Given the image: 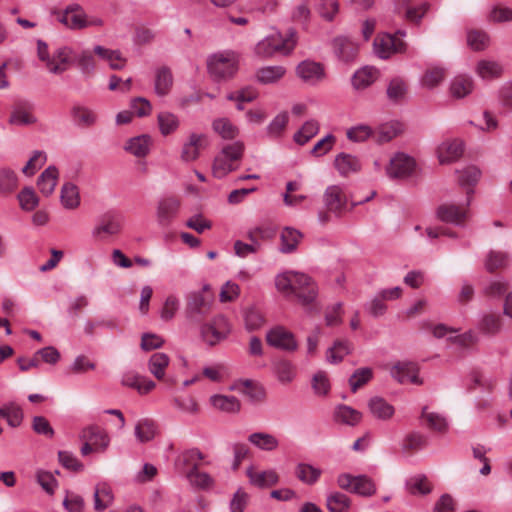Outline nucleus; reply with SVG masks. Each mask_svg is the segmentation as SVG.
<instances>
[{
    "label": "nucleus",
    "instance_id": "nucleus-5",
    "mask_svg": "<svg viewBox=\"0 0 512 512\" xmlns=\"http://www.w3.org/2000/svg\"><path fill=\"white\" fill-rule=\"evenodd\" d=\"M239 65L238 55L230 50L220 51L207 59V69L215 80H227L233 77Z\"/></svg>",
    "mask_w": 512,
    "mask_h": 512
},
{
    "label": "nucleus",
    "instance_id": "nucleus-38",
    "mask_svg": "<svg viewBox=\"0 0 512 512\" xmlns=\"http://www.w3.org/2000/svg\"><path fill=\"white\" fill-rule=\"evenodd\" d=\"M71 116L79 127H91L97 122L96 112L84 105H74L71 109Z\"/></svg>",
    "mask_w": 512,
    "mask_h": 512
},
{
    "label": "nucleus",
    "instance_id": "nucleus-6",
    "mask_svg": "<svg viewBox=\"0 0 512 512\" xmlns=\"http://www.w3.org/2000/svg\"><path fill=\"white\" fill-rule=\"evenodd\" d=\"M182 201L174 195H166L159 198L155 205V222L161 229L172 226L180 214Z\"/></svg>",
    "mask_w": 512,
    "mask_h": 512
},
{
    "label": "nucleus",
    "instance_id": "nucleus-23",
    "mask_svg": "<svg viewBox=\"0 0 512 512\" xmlns=\"http://www.w3.org/2000/svg\"><path fill=\"white\" fill-rule=\"evenodd\" d=\"M298 76L310 85H316L325 78V71L320 63L305 60L297 66Z\"/></svg>",
    "mask_w": 512,
    "mask_h": 512
},
{
    "label": "nucleus",
    "instance_id": "nucleus-14",
    "mask_svg": "<svg viewBox=\"0 0 512 512\" xmlns=\"http://www.w3.org/2000/svg\"><path fill=\"white\" fill-rule=\"evenodd\" d=\"M207 291L208 286H204L203 291L194 292L189 295L186 306L188 317H203L210 313L213 299L207 294Z\"/></svg>",
    "mask_w": 512,
    "mask_h": 512
},
{
    "label": "nucleus",
    "instance_id": "nucleus-58",
    "mask_svg": "<svg viewBox=\"0 0 512 512\" xmlns=\"http://www.w3.org/2000/svg\"><path fill=\"white\" fill-rule=\"evenodd\" d=\"M509 261V255L506 252L492 250L487 254L484 265L488 272H494L507 267Z\"/></svg>",
    "mask_w": 512,
    "mask_h": 512
},
{
    "label": "nucleus",
    "instance_id": "nucleus-39",
    "mask_svg": "<svg viewBox=\"0 0 512 512\" xmlns=\"http://www.w3.org/2000/svg\"><path fill=\"white\" fill-rule=\"evenodd\" d=\"M9 123L15 126H30L37 123V117L30 106L18 105L11 112Z\"/></svg>",
    "mask_w": 512,
    "mask_h": 512
},
{
    "label": "nucleus",
    "instance_id": "nucleus-28",
    "mask_svg": "<svg viewBox=\"0 0 512 512\" xmlns=\"http://www.w3.org/2000/svg\"><path fill=\"white\" fill-rule=\"evenodd\" d=\"M60 203L66 210H76L81 205V195L79 187L67 181L60 188Z\"/></svg>",
    "mask_w": 512,
    "mask_h": 512
},
{
    "label": "nucleus",
    "instance_id": "nucleus-34",
    "mask_svg": "<svg viewBox=\"0 0 512 512\" xmlns=\"http://www.w3.org/2000/svg\"><path fill=\"white\" fill-rule=\"evenodd\" d=\"M379 72L372 66L358 69L352 77V85L356 90H364L372 85L378 78Z\"/></svg>",
    "mask_w": 512,
    "mask_h": 512
},
{
    "label": "nucleus",
    "instance_id": "nucleus-31",
    "mask_svg": "<svg viewBox=\"0 0 512 512\" xmlns=\"http://www.w3.org/2000/svg\"><path fill=\"white\" fill-rule=\"evenodd\" d=\"M59 171L55 166L47 167L38 177L39 191L46 197L53 194L58 183Z\"/></svg>",
    "mask_w": 512,
    "mask_h": 512
},
{
    "label": "nucleus",
    "instance_id": "nucleus-40",
    "mask_svg": "<svg viewBox=\"0 0 512 512\" xmlns=\"http://www.w3.org/2000/svg\"><path fill=\"white\" fill-rule=\"evenodd\" d=\"M456 174L458 175L457 179L459 185L469 191L470 189L473 190V186L478 183L482 172L475 165H467L461 169L456 170Z\"/></svg>",
    "mask_w": 512,
    "mask_h": 512
},
{
    "label": "nucleus",
    "instance_id": "nucleus-18",
    "mask_svg": "<svg viewBox=\"0 0 512 512\" xmlns=\"http://www.w3.org/2000/svg\"><path fill=\"white\" fill-rule=\"evenodd\" d=\"M404 42L391 34L378 35L374 40V52L381 59H387L392 54L404 50Z\"/></svg>",
    "mask_w": 512,
    "mask_h": 512
},
{
    "label": "nucleus",
    "instance_id": "nucleus-29",
    "mask_svg": "<svg viewBox=\"0 0 512 512\" xmlns=\"http://www.w3.org/2000/svg\"><path fill=\"white\" fill-rule=\"evenodd\" d=\"M334 54L343 62H350L355 59L358 46L350 38L345 36L336 37L332 43Z\"/></svg>",
    "mask_w": 512,
    "mask_h": 512
},
{
    "label": "nucleus",
    "instance_id": "nucleus-20",
    "mask_svg": "<svg viewBox=\"0 0 512 512\" xmlns=\"http://www.w3.org/2000/svg\"><path fill=\"white\" fill-rule=\"evenodd\" d=\"M121 229L122 226L117 217L113 215H105L93 227L91 235L95 240L102 241L108 236L119 234Z\"/></svg>",
    "mask_w": 512,
    "mask_h": 512
},
{
    "label": "nucleus",
    "instance_id": "nucleus-59",
    "mask_svg": "<svg viewBox=\"0 0 512 512\" xmlns=\"http://www.w3.org/2000/svg\"><path fill=\"white\" fill-rule=\"evenodd\" d=\"M3 412L4 420H6L7 424L16 428L22 424L24 414L21 407L15 403H8L1 407Z\"/></svg>",
    "mask_w": 512,
    "mask_h": 512
},
{
    "label": "nucleus",
    "instance_id": "nucleus-45",
    "mask_svg": "<svg viewBox=\"0 0 512 512\" xmlns=\"http://www.w3.org/2000/svg\"><path fill=\"white\" fill-rule=\"evenodd\" d=\"M170 363V358L163 352H156L151 355L148 361L150 373L158 380H162L166 374V368Z\"/></svg>",
    "mask_w": 512,
    "mask_h": 512
},
{
    "label": "nucleus",
    "instance_id": "nucleus-48",
    "mask_svg": "<svg viewBox=\"0 0 512 512\" xmlns=\"http://www.w3.org/2000/svg\"><path fill=\"white\" fill-rule=\"evenodd\" d=\"M302 234L299 230L286 227L281 232V246L280 251L282 253H292L296 250Z\"/></svg>",
    "mask_w": 512,
    "mask_h": 512
},
{
    "label": "nucleus",
    "instance_id": "nucleus-35",
    "mask_svg": "<svg viewBox=\"0 0 512 512\" xmlns=\"http://www.w3.org/2000/svg\"><path fill=\"white\" fill-rule=\"evenodd\" d=\"M334 166L342 176H348L351 173H356L361 169L360 160L351 154L340 153L335 157Z\"/></svg>",
    "mask_w": 512,
    "mask_h": 512
},
{
    "label": "nucleus",
    "instance_id": "nucleus-16",
    "mask_svg": "<svg viewBox=\"0 0 512 512\" xmlns=\"http://www.w3.org/2000/svg\"><path fill=\"white\" fill-rule=\"evenodd\" d=\"M209 145L208 136L204 133H191L184 142L181 150V159L184 162L196 161L200 156V151Z\"/></svg>",
    "mask_w": 512,
    "mask_h": 512
},
{
    "label": "nucleus",
    "instance_id": "nucleus-51",
    "mask_svg": "<svg viewBox=\"0 0 512 512\" xmlns=\"http://www.w3.org/2000/svg\"><path fill=\"white\" fill-rule=\"evenodd\" d=\"M334 418L337 422L353 426L360 422L362 415L350 406L339 405L335 408Z\"/></svg>",
    "mask_w": 512,
    "mask_h": 512
},
{
    "label": "nucleus",
    "instance_id": "nucleus-22",
    "mask_svg": "<svg viewBox=\"0 0 512 512\" xmlns=\"http://www.w3.org/2000/svg\"><path fill=\"white\" fill-rule=\"evenodd\" d=\"M123 386L133 388L141 395H145L155 389L156 383L135 371H126L121 377Z\"/></svg>",
    "mask_w": 512,
    "mask_h": 512
},
{
    "label": "nucleus",
    "instance_id": "nucleus-64",
    "mask_svg": "<svg viewBox=\"0 0 512 512\" xmlns=\"http://www.w3.org/2000/svg\"><path fill=\"white\" fill-rule=\"evenodd\" d=\"M487 19L492 23L512 22V7L494 5L488 12Z\"/></svg>",
    "mask_w": 512,
    "mask_h": 512
},
{
    "label": "nucleus",
    "instance_id": "nucleus-41",
    "mask_svg": "<svg viewBox=\"0 0 512 512\" xmlns=\"http://www.w3.org/2000/svg\"><path fill=\"white\" fill-rule=\"evenodd\" d=\"M134 434L140 444H145L156 436L157 425L150 418L139 419L135 424Z\"/></svg>",
    "mask_w": 512,
    "mask_h": 512
},
{
    "label": "nucleus",
    "instance_id": "nucleus-32",
    "mask_svg": "<svg viewBox=\"0 0 512 512\" xmlns=\"http://www.w3.org/2000/svg\"><path fill=\"white\" fill-rule=\"evenodd\" d=\"M352 350L353 345L349 340H336L333 345L326 350V361L330 364H338L343 361Z\"/></svg>",
    "mask_w": 512,
    "mask_h": 512
},
{
    "label": "nucleus",
    "instance_id": "nucleus-24",
    "mask_svg": "<svg viewBox=\"0 0 512 512\" xmlns=\"http://www.w3.org/2000/svg\"><path fill=\"white\" fill-rule=\"evenodd\" d=\"M474 72L481 80L492 81L502 76L503 66L496 60L484 58L477 61Z\"/></svg>",
    "mask_w": 512,
    "mask_h": 512
},
{
    "label": "nucleus",
    "instance_id": "nucleus-56",
    "mask_svg": "<svg viewBox=\"0 0 512 512\" xmlns=\"http://www.w3.org/2000/svg\"><path fill=\"white\" fill-rule=\"evenodd\" d=\"M311 387L316 396H327L331 389V383L327 372L322 370L315 372L311 379Z\"/></svg>",
    "mask_w": 512,
    "mask_h": 512
},
{
    "label": "nucleus",
    "instance_id": "nucleus-43",
    "mask_svg": "<svg viewBox=\"0 0 512 512\" xmlns=\"http://www.w3.org/2000/svg\"><path fill=\"white\" fill-rule=\"evenodd\" d=\"M114 495L111 487L107 483H100L95 487L94 491V509L102 512L112 505Z\"/></svg>",
    "mask_w": 512,
    "mask_h": 512
},
{
    "label": "nucleus",
    "instance_id": "nucleus-46",
    "mask_svg": "<svg viewBox=\"0 0 512 512\" xmlns=\"http://www.w3.org/2000/svg\"><path fill=\"white\" fill-rule=\"evenodd\" d=\"M159 131L163 136L175 133L179 126L180 120L178 116L169 111H162L157 115Z\"/></svg>",
    "mask_w": 512,
    "mask_h": 512
},
{
    "label": "nucleus",
    "instance_id": "nucleus-12",
    "mask_svg": "<svg viewBox=\"0 0 512 512\" xmlns=\"http://www.w3.org/2000/svg\"><path fill=\"white\" fill-rule=\"evenodd\" d=\"M81 448H107L110 444V435L107 430L97 424H90L79 432Z\"/></svg>",
    "mask_w": 512,
    "mask_h": 512
},
{
    "label": "nucleus",
    "instance_id": "nucleus-4",
    "mask_svg": "<svg viewBox=\"0 0 512 512\" xmlns=\"http://www.w3.org/2000/svg\"><path fill=\"white\" fill-rule=\"evenodd\" d=\"M295 35L292 30L289 31L286 37L280 32H274L256 44L255 53L262 58L272 57L276 53L287 55L295 47Z\"/></svg>",
    "mask_w": 512,
    "mask_h": 512
},
{
    "label": "nucleus",
    "instance_id": "nucleus-11",
    "mask_svg": "<svg viewBox=\"0 0 512 512\" xmlns=\"http://www.w3.org/2000/svg\"><path fill=\"white\" fill-rule=\"evenodd\" d=\"M465 144L460 138H446L441 141L435 154L441 165H448L457 162L464 153Z\"/></svg>",
    "mask_w": 512,
    "mask_h": 512
},
{
    "label": "nucleus",
    "instance_id": "nucleus-50",
    "mask_svg": "<svg viewBox=\"0 0 512 512\" xmlns=\"http://www.w3.org/2000/svg\"><path fill=\"white\" fill-rule=\"evenodd\" d=\"M289 122V114L285 111L278 113L266 127L267 136L273 139L281 138L284 135Z\"/></svg>",
    "mask_w": 512,
    "mask_h": 512
},
{
    "label": "nucleus",
    "instance_id": "nucleus-42",
    "mask_svg": "<svg viewBox=\"0 0 512 512\" xmlns=\"http://www.w3.org/2000/svg\"><path fill=\"white\" fill-rule=\"evenodd\" d=\"M370 413L377 419L388 420L395 412L394 407L389 404L384 398L375 396L368 402Z\"/></svg>",
    "mask_w": 512,
    "mask_h": 512
},
{
    "label": "nucleus",
    "instance_id": "nucleus-1",
    "mask_svg": "<svg viewBox=\"0 0 512 512\" xmlns=\"http://www.w3.org/2000/svg\"><path fill=\"white\" fill-rule=\"evenodd\" d=\"M275 287L283 295L294 296L308 314H318L322 309L316 282L309 275L288 270L275 277Z\"/></svg>",
    "mask_w": 512,
    "mask_h": 512
},
{
    "label": "nucleus",
    "instance_id": "nucleus-27",
    "mask_svg": "<svg viewBox=\"0 0 512 512\" xmlns=\"http://www.w3.org/2000/svg\"><path fill=\"white\" fill-rule=\"evenodd\" d=\"M246 474L250 484L258 488H269L276 485L279 481V476L274 470L260 471L250 466Z\"/></svg>",
    "mask_w": 512,
    "mask_h": 512
},
{
    "label": "nucleus",
    "instance_id": "nucleus-33",
    "mask_svg": "<svg viewBox=\"0 0 512 512\" xmlns=\"http://www.w3.org/2000/svg\"><path fill=\"white\" fill-rule=\"evenodd\" d=\"M403 131V125L397 120L382 123L374 131L373 136L378 143H387Z\"/></svg>",
    "mask_w": 512,
    "mask_h": 512
},
{
    "label": "nucleus",
    "instance_id": "nucleus-26",
    "mask_svg": "<svg viewBox=\"0 0 512 512\" xmlns=\"http://www.w3.org/2000/svg\"><path fill=\"white\" fill-rule=\"evenodd\" d=\"M73 61V50L69 47H60L50 57L47 69L50 73L60 74L68 69Z\"/></svg>",
    "mask_w": 512,
    "mask_h": 512
},
{
    "label": "nucleus",
    "instance_id": "nucleus-36",
    "mask_svg": "<svg viewBox=\"0 0 512 512\" xmlns=\"http://www.w3.org/2000/svg\"><path fill=\"white\" fill-rule=\"evenodd\" d=\"M173 85V75L170 68L166 66L159 67L155 70L154 90L158 96L167 95Z\"/></svg>",
    "mask_w": 512,
    "mask_h": 512
},
{
    "label": "nucleus",
    "instance_id": "nucleus-2",
    "mask_svg": "<svg viewBox=\"0 0 512 512\" xmlns=\"http://www.w3.org/2000/svg\"><path fill=\"white\" fill-rule=\"evenodd\" d=\"M244 148L242 141H234L231 144L223 146L214 157L212 163L213 176L222 179L230 172L234 171L243 156Z\"/></svg>",
    "mask_w": 512,
    "mask_h": 512
},
{
    "label": "nucleus",
    "instance_id": "nucleus-52",
    "mask_svg": "<svg viewBox=\"0 0 512 512\" xmlns=\"http://www.w3.org/2000/svg\"><path fill=\"white\" fill-rule=\"evenodd\" d=\"M248 441L256 448H275L282 445L276 435L267 432L252 433L249 435Z\"/></svg>",
    "mask_w": 512,
    "mask_h": 512
},
{
    "label": "nucleus",
    "instance_id": "nucleus-7",
    "mask_svg": "<svg viewBox=\"0 0 512 512\" xmlns=\"http://www.w3.org/2000/svg\"><path fill=\"white\" fill-rule=\"evenodd\" d=\"M416 170V160L404 152L394 153L385 165V174L390 179H407L412 177Z\"/></svg>",
    "mask_w": 512,
    "mask_h": 512
},
{
    "label": "nucleus",
    "instance_id": "nucleus-17",
    "mask_svg": "<svg viewBox=\"0 0 512 512\" xmlns=\"http://www.w3.org/2000/svg\"><path fill=\"white\" fill-rule=\"evenodd\" d=\"M391 376L399 383L423 384L419 376V367L416 363L403 361L395 364L390 370Z\"/></svg>",
    "mask_w": 512,
    "mask_h": 512
},
{
    "label": "nucleus",
    "instance_id": "nucleus-54",
    "mask_svg": "<svg viewBox=\"0 0 512 512\" xmlns=\"http://www.w3.org/2000/svg\"><path fill=\"white\" fill-rule=\"evenodd\" d=\"M421 420L424 425L439 432L445 431L449 425L445 416L437 412H429L427 408L423 409Z\"/></svg>",
    "mask_w": 512,
    "mask_h": 512
},
{
    "label": "nucleus",
    "instance_id": "nucleus-9",
    "mask_svg": "<svg viewBox=\"0 0 512 512\" xmlns=\"http://www.w3.org/2000/svg\"><path fill=\"white\" fill-rule=\"evenodd\" d=\"M337 484L341 489L363 497L372 496L376 492L374 482L366 475L342 473L337 477Z\"/></svg>",
    "mask_w": 512,
    "mask_h": 512
},
{
    "label": "nucleus",
    "instance_id": "nucleus-49",
    "mask_svg": "<svg viewBox=\"0 0 512 512\" xmlns=\"http://www.w3.org/2000/svg\"><path fill=\"white\" fill-rule=\"evenodd\" d=\"M446 77V70L440 66L429 67L421 76V86L433 89L437 87Z\"/></svg>",
    "mask_w": 512,
    "mask_h": 512
},
{
    "label": "nucleus",
    "instance_id": "nucleus-8",
    "mask_svg": "<svg viewBox=\"0 0 512 512\" xmlns=\"http://www.w3.org/2000/svg\"><path fill=\"white\" fill-rule=\"evenodd\" d=\"M201 337L209 346H215L225 340L231 333V324L222 314L216 315L201 326Z\"/></svg>",
    "mask_w": 512,
    "mask_h": 512
},
{
    "label": "nucleus",
    "instance_id": "nucleus-19",
    "mask_svg": "<svg viewBox=\"0 0 512 512\" xmlns=\"http://www.w3.org/2000/svg\"><path fill=\"white\" fill-rule=\"evenodd\" d=\"M57 19L70 29L78 30L87 27V14L77 4L68 6L62 13L58 14Z\"/></svg>",
    "mask_w": 512,
    "mask_h": 512
},
{
    "label": "nucleus",
    "instance_id": "nucleus-57",
    "mask_svg": "<svg viewBox=\"0 0 512 512\" xmlns=\"http://www.w3.org/2000/svg\"><path fill=\"white\" fill-rule=\"evenodd\" d=\"M326 506L329 512H348L351 501L347 495L333 492L327 496Z\"/></svg>",
    "mask_w": 512,
    "mask_h": 512
},
{
    "label": "nucleus",
    "instance_id": "nucleus-25",
    "mask_svg": "<svg viewBox=\"0 0 512 512\" xmlns=\"http://www.w3.org/2000/svg\"><path fill=\"white\" fill-rule=\"evenodd\" d=\"M94 54L100 61L106 63L113 70H122L127 63V59L120 50L106 48L101 45L94 47Z\"/></svg>",
    "mask_w": 512,
    "mask_h": 512
},
{
    "label": "nucleus",
    "instance_id": "nucleus-15",
    "mask_svg": "<svg viewBox=\"0 0 512 512\" xmlns=\"http://www.w3.org/2000/svg\"><path fill=\"white\" fill-rule=\"evenodd\" d=\"M266 341L270 346L288 352H293L298 348L294 334L282 326L270 329L266 334Z\"/></svg>",
    "mask_w": 512,
    "mask_h": 512
},
{
    "label": "nucleus",
    "instance_id": "nucleus-10",
    "mask_svg": "<svg viewBox=\"0 0 512 512\" xmlns=\"http://www.w3.org/2000/svg\"><path fill=\"white\" fill-rule=\"evenodd\" d=\"M430 329L435 338L446 339V341L462 347L469 346L479 341L478 334L472 330L459 334L457 329L444 324L431 325Z\"/></svg>",
    "mask_w": 512,
    "mask_h": 512
},
{
    "label": "nucleus",
    "instance_id": "nucleus-37",
    "mask_svg": "<svg viewBox=\"0 0 512 512\" xmlns=\"http://www.w3.org/2000/svg\"><path fill=\"white\" fill-rule=\"evenodd\" d=\"M212 129L223 140H234L240 133L238 126L226 117L215 119L212 122Z\"/></svg>",
    "mask_w": 512,
    "mask_h": 512
},
{
    "label": "nucleus",
    "instance_id": "nucleus-62",
    "mask_svg": "<svg viewBox=\"0 0 512 512\" xmlns=\"http://www.w3.org/2000/svg\"><path fill=\"white\" fill-rule=\"evenodd\" d=\"M406 489L413 495H425L431 492L432 487L425 475H416L406 481Z\"/></svg>",
    "mask_w": 512,
    "mask_h": 512
},
{
    "label": "nucleus",
    "instance_id": "nucleus-55",
    "mask_svg": "<svg viewBox=\"0 0 512 512\" xmlns=\"http://www.w3.org/2000/svg\"><path fill=\"white\" fill-rule=\"evenodd\" d=\"M18 187L17 173L8 167L0 168V193L10 194Z\"/></svg>",
    "mask_w": 512,
    "mask_h": 512
},
{
    "label": "nucleus",
    "instance_id": "nucleus-63",
    "mask_svg": "<svg viewBox=\"0 0 512 512\" xmlns=\"http://www.w3.org/2000/svg\"><path fill=\"white\" fill-rule=\"evenodd\" d=\"M478 329L488 335H495L501 329V319L496 314H484L478 322Z\"/></svg>",
    "mask_w": 512,
    "mask_h": 512
},
{
    "label": "nucleus",
    "instance_id": "nucleus-53",
    "mask_svg": "<svg viewBox=\"0 0 512 512\" xmlns=\"http://www.w3.org/2000/svg\"><path fill=\"white\" fill-rule=\"evenodd\" d=\"M273 371L278 381L282 384H289L296 377L295 366L288 360L276 362Z\"/></svg>",
    "mask_w": 512,
    "mask_h": 512
},
{
    "label": "nucleus",
    "instance_id": "nucleus-21",
    "mask_svg": "<svg viewBox=\"0 0 512 512\" xmlns=\"http://www.w3.org/2000/svg\"><path fill=\"white\" fill-rule=\"evenodd\" d=\"M474 86V80L470 75H456L449 82L448 93L451 98L460 100L469 96L473 92Z\"/></svg>",
    "mask_w": 512,
    "mask_h": 512
},
{
    "label": "nucleus",
    "instance_id": "nucleus-3",
    "mask_svg": "<svg viewBox=\"0 0 512 512\" xmlns=\"http://www.w3.org/2000/svg\"><path fill=\"white\" fill-rule=\"evenodd\" d=\"M474 190L466 191V198L461 203L446 201L436 209L437 218L445 223L456 226H464L470 217V205L473 199Z\"/></svg>",
    "mask_w": 512,
    "mask_h": 512
},
{
    "label": "nucleus",
    "instance_id": "nucleus-47",
    "mask_svg": "<svg viewBox=\"0 0 512 512\" xmlns=\"http://www.w3.org/2000/svg\"><path fill=\"white\" fill-rule=\"evenodd\" d=\"M285 73L286 69L283 66H265L257 70L256 78L262 84H275Z\"/></svg>",
    "mask_w": 512,
    "mask_h": 512
},
{
    "label": "nucleus",
    "instance_id": "nucleus-60",
    "mask_svg": "<svg viewBox=\"0 0 512 512\" xmlns=\"http://www.w3.org/2000/svg\"><path fill=\"white\" fill-rule=\"evenodd\" d=\"M319 132V123L316 120L306 121L299 131L294 134V141L299 145H305Z\"/></svg>",
    "mask_w": 512,
    "mask_h": 512
},
{
    "label": "nucleus",
    "instance_id": "nucleus-44",
    "mask_svg": "<svg viewBox=\"0 0 512 512\" xmlns=\"http://www.w3.org/2000/svg\"><path fill=\"white\" fill-rule=\"evenodd\" d=\"M214 409L225 413H236L240 410V402L235 396L215 394L210 397Z\"/></svg>",
    "mask_w": 512,
    "mask_h": 512
},
{
    "label": "nucleus",
    "instance_id": "nucleus-13",
    "mask_svg": "<svg viewBox=\"0 0 512 512\" xmlns=\"http://www.w3.org/2000/svg\"><path fill=\"white\" fill-rule=\"evenodd\" d=\"M323 203L328 212L340 217L347 209L348 197L340 185H330L323 193Z\"/></svg>",
    "mask_w": 512,
    "mask_h": 512
},
{
    "label": "nucleus",
    "instance_id": "nucleus-61",
    "mask_svg": "<svg viewBox=\"0 0 512 512\" xmlns=\"http://www.w3.org/2000/svg\"><path fill=\"white\" fill-rule=\"evenodd\" d=\"M386 93L390 101L399 102L406 96L407 84L404 79L400 77H394L389 82Z\"/></svg>",
    "mask_w": 512,
    "mask_h": 512
},
{
    "label": "nucleus",
    "instance_id": "nucleus-30",
    "mask_svg": "<svg viewBox=\"0 0 512 512\" xmlns=\"http://www.w3.org/2000/svg\"><path fill=\"white\" fill-rule=\"evenodd\" d=\"M152 142L150 135H138L126 141L124 150L138 158L146 157L150 153Z\"/></svg>",
    "mask_w": 512,
    "mask_h": 512
}]
</instances>
